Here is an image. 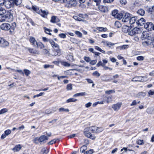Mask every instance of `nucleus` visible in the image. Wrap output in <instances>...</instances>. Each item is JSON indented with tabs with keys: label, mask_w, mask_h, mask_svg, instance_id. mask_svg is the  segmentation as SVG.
I'll use <instances>...</instances> for the list:
<instances>
[{
	"label": "nucleus",
	"mask_w": 154,
	"mask_h": 154,
	"mask_svg": "<svg viewBox=\"0 0 154 154\" xmlns=\"http://www.w3.org/2000/svg\"><path fill=\"white\" fill-rule=\"evenodd\" d=\"M13 17L11 11H7V12L3 14H0V21L3 22H11L12 21Z\"/></svg>",
	"instance_id": "nucleus-1"
},
{
	"label": "nucleus",
	"mask_w": 154,
	"mask_h": 154,
	"mask_svg": "<svg viewBox=\"0 0 154 154\" xmlns=\"http://www.w3.org/2000/svg\"><path fill=\"white\" fill-rule=\"evenodd\" d=\"M154 42V34L150 35V36L146 40L142 42V45L144 46H147L153 44Z\"/></svg>",
	"instance_id": "nucleus-2"
},
{
	"label": "nucleus",
	"mask_w": 154,
	"mask_h": 154,
	"mask_svg": "<svg viewBox=\"0 0 154 154\" xmlns=\"http://www.w3.org/2000/svg\"><path fill=\"white\" fill-rule=\"evenodd\" d=\"M86 130H89L93 133H98L102 131L103 130L102 128H98L95 126H91L86 128Z\"/></svg>",
	"instance_id": "nucleus-3"
},
{
	"label": "nucleus",
	"mask_w": 154,
	"mask_h": 154,
	"mask_svg": "<svg viewBox=\"0 0 154 154\" xmlns=\"http://www.w3.org/2000/svg\"><path fill=\"white\" fill-rule=\"evenodd\" d=\"M65 3L66 6L69 8L75 7L77 4L76 0H69Z\"/></svg>",
	"instance_id": "nucleus-4"
},
{
	"label": "nucleus",
	"mask_w": 154,
	"mask_h": 154,
	"mask_svg": "<svg viewBox=\"0 0 154 154\" xmlns=\"http://www.w3.org/2000/svg\"><path fill=\"white\" fill-rule=\"evenodd\" d=\"M58 47H54V50L53 51V53L51 54V55L53 56H59L61 55V53L60 52V50L59 48V46L58 45Z\"/></svg>",
	"instance_id": "nucleus-5"
},
{
	"label": "nucleus",
	"mask_w": 154,
	"mask_h": 154,
	"mask_svg": "<svg viewBox=\"0 0 154 154\" xmlns=\"http://www.w3.org/2000/svg\"><path fill=\"white\" fill-rule=\"evenodd\" d=\"M89 131H90L89 130H86V128L85 129L84 133L85 136L91 139H95L96 137L94 135L91 134V133Z\"/></svg>",
	"instance_id": "nucleus-6"
},
{
	"label": "nucleus",
	"mask_w": 154,
	"mask_h": 154,
	"mask_svg": "<svg viewBox=\"0 0 154 154\" xmlns=\"http://www.w3.org/2000/svg\"><path fill=\"white\" fill-rule=\"evenodd\" d=\"M8 42L2 38H0V47L5 48L9 45Z\"/></svg>",
	"instance_id": "nucleus-7"
},
{
	"label": "nucleus",
	"mask_w": 154,
	"mask_h": 154,
	"mask_svg": "<svg viewBox=\"0 0 154 154\" xmlns=\"http://www.w3.org/2000/svg\"><path fill=\"white\" fill-rule=\"evenodd\" d=\"M0 27L1 29L4 30H9L11 27L10 25L7 23H2Z\"/></svg>",
	"instance_id": "nucleus-8"
},
{
	"label": "nucleus",
	"mask_w": 154,
	"mask_h": 154,
	"mask_svg": "<svg viewBox=\"0 0 154 154\" xmlns=\"http://www.w3.org/2000/svg\"><path fill=\"white\" fill-rule=\"evenodd\" d=\"M4 5L6 8L9 9L13 7L14 4L9 1L5 0Z\"/></svg>",
	"instance_id": "nucleus-9"
},
{
	"label": "nucleus",
	"mask_w": 154,
	"mask_h": 154,
	"mask_svg": "<svg viewBox=\"0 0 154 154\" xmlns=\"http://www.w3.org/2000/svg\"><path fill=\"white\" fill-rule=\"evenodd\" d=\"M150 35H151L150 34L149 32H143L142 33L141 38L143 40L146 39L148 38L150 36Z\"/></svg>",
	"instance_id": "nucleus-10"
},
{
	"label": "nucleus",
	"mask_w": 154,
	"mask_h": 154,
	"mask_svg": "<svg viewBox=\"0 0 154 154\" xmlns=\"http://www.w3.org/2000/svg\"><path fill=\"white\" fill-rule=\"evenodd\" d=\"M145 22V20L143 18H141L137 20L135 23L138 26H142L144 24Z\"/></svg>",
	"instance_id": "nucleus-11"
},
{
	"label": "nucleus",
	"mask_w": 154,
	"mask_h": 154,
	"mask_svg": "<svg viewBox=\"0 0 154 154\" xmlns=\"http://www.w3.org/2000/svg\"><path fill=\"white\" fill-rule=\"evenodd\" d=\"M130 17V14L128 13H126L122 19V21L124 22H129Z\"/></svg>",
	"instance_id": "nucleus-12"
},
{
	"label": "nucleus",
	"mask_w": 154,
	"mask_h": 154,
	"mask_svg": "<svg viewBox=\"0 0 154 154\" xmlns=\"http://www.w3.org/2000/svg\"><path fill=\"white\" fill-rule=\"evenodd\" d=\"M122 104L120 103H117L116 104H113L112 106V108L115 111L119 110Z\"/></svg>",
	"instance_id": "nucleus-13"
},
{
	"label": "nucleus",
	"mask_w": 154,
	"mask_h": 154,
	"mask_svg": "<svg viewBox=\"0 0 154 154\" xmlns=\"http://www.w3.org/2000/svg\"><path fill=\"white\" fill-rule=\"evenodd\" d=\"M144 25V28L146 29L149 30L152 27V23L150 22H147L145 23Z\"/></svg>",
	"instance_id": "nucleus-14"
},
{
	"label": "nucleus",
	"mask_w": 154,
	"mask_h": 154,
	"mask_svg": "<svg viewBox=\"0 0 154 154\" xmlns=\"http://www.w3.org/2000/svg\"><path fill=\"white\" fill-rule=\"evenodd\" d=\"M29 40L31 44L33 45L34 47H36V45L37 44V42L34 38L30 37Z\"/></svg>",
	"instance_id": "nucleus-15"
},
{
	"label": "nucleus",
	"mask_w": 154,
	"mask_h": 154,
	"mask_svg": "<svg viewBox=\"0 0 154 154\" xmlns=\"http://www.w3.org/2000/svg\"><path fill=\"white\" fill-rule=\"evenodd\" d=\"M144 77L137 76L133 78L132 79V81L133 82H143L142 78Z\"/></svg>",
	"instance_id": "nucleus-16"
},
{
	"label": "nucleus",
	"mask_w": 154,
	"mask_h": 154,
	"mask_svg": "<svg viewBox=\"0 0 154 154\" xmlns=\"http://www.w3.org/2000/svg\"><path fill=\"white\" fill-rule=\"evenodd\" d=\"M30 53L33 54H40L39 51L38 50H36L34 49L29 48L28 49Z\"/></svg>",
	"instance_id": "nucleus-17"
},
{
	"label": "nucleus",
	"mask_w": 154,
	"mask_h": 154,
	"mask_svg": "<svg viewBox=\"0 0 154 154\" xmlns=\"http://www.w3.org/2000/svg\"><path fill=\"white\" fill-rule=\"evenodd\" d=\"M137 20V17H133L130 18L129 21V23L132 24L135 23L136 20Z\"/></svg>",
	"instance_id": "nucleus-18"
},
{
	"label": "nucleus",
	"mask_w": 154,
	"mask_h": 154,
	"mask_svg": "<svg viewBox=\"0 0 154 154\" xmlns=\"http://www.w3.org/2000/svg\"><path fill=\"white\" fill-rule=\"evenodd\" d=\"M21 148V146L19 144L16 145L15 147L12 150L14 152H17L19 151Z\"/></svg>",
	"instance_id": "nucleus-19"
},
{
	"label": "nucleus",
	"mask_w": 154,
	"mask_h": 154,
	"mask_svg": "<svg viewBox=\"0 0 154 154\" xmlns=\"http://www.w3.org/2000/svg\"><path fill=\"white\" fill-rule=\"evenodd\" d=\"M137 13L139 15L141 16H143L145 14V11L143 9L141 8L139 9Z\"/></svg>",
	"instance_id": "nucleus-20"
},
{
	"label": "nucleus",
	"mask_w": 154,
	"mask_h": 154,
	"mask_svg": "<svg viewBox=\"0 0 154 154\" xmlns=\"http://www.w3.org/2000/svg\"><path fill=\"white\" fill-rule=\"evenodd\" d=\"M36 46L38 48H39L41 49H43L45 48L44 45L42 42H40L37 43V44L36 45Z\"/></svg>",
	"instance_id": "nucleus-21"
},
{
	"label": "nucleus",
	"mask_w": 154,
	"mask_h": 154,
	"mask_svg": "<svg viewBox=\"0 0 154 154\" xmlns=\"http://www.w3.org/2000/svg\"><path fill=\"white\" fill-rule=\"evenodd\" d=\"M40 137V139L41 140V143L43 142H44L45 140H48V137L45 136V135H42Z\"/></svg>",
	"instance_id": "nucleus-22"
},
{
	"label": "nucleus",
	"mask_w": 154,
	"mask_h": 154,
	"mask_svg": "<svg viewBox=\"0 0 154 154\" xmlns=\"http://www.w3.org/2000/svg\"><path fill=\"white\" fill-rule=\"evenodd\" d=\"M86 95V94L85 92H81L75 94L73 95V97H76L79 96H85Z\"/></svg>",
	"instance_id": "nucleus-23"
},
{
	"label": "nucleus",
	"mask_w": 154,
	"mask_h": 154,
	"mask_svg": "<svg viewBox=\"0 0 154 154\" xmlns=\"http://www.w3.org/2000/svg\"><path fill=\"white\" fill-rule=\"evenodd\" d=\"M133 29L134 34L140 33L141 32L140 29L138 28H134Z\"/></svg>",
	"instance_id": "nucleus-24"
},
{
	"label": "nucleus",
	"mask_w": 154,
	"mask_h": 154,
	"mask_svg": "<svg viewBox=\"0 0 154 154\" xmlns=\"http://www.w3.org/2000/svg\"><path fill=\"white\" fill-rule=\"evenodd\" d=\"M40 14L42 17H45L48 14V12L46 11L41 10V11Z\"/></svg>",
	"instance_id": "nucleus-25"
},
{
	"label": "nucleus",
	"mask_w": 154,
	"mask_h": 154,
	"mask_svg": "<svg viewBox=\"0 0 154 154\" xmlns=\"http://www.w3.org/2000/svg\"><path fill=\"white\" fill-rule=\"evenodd\" d=\"M116 16L117 17L116 18L120 20L123 17V14L122 13L118 12Z\"/></svg>",
	"instance_id": "nucleus-26"
},
{
	"label": "nucleus",
	"mask_w": 154,
	"mask_h": 154,
	"mask_svg": "<svg viewBox=\"0 0 154 154\" xmlns=\"http://www.w3.org/2000/svg\"><path fill=\"white\" fill-rule=\"evenodd\" d=\"M49 42L53 48H54V47H58V44L56 43L53 41L50 40Z\"/></svg>",
	"instance_id": "nucleus-27"
},
{
	"label": "nucleus",
	"mask_w": 154,
	"mask_h": 154,
	"mask_svg": "<svg viewBox=\"0 0 154 154\" xmlns=\"http://www.w3.org/2000/svg\"><path fill=\"white\" fill-rule=\"evenodd\" d=\"M128 47L129 45H123L122 46L117 47V48H119L120 50H122L128 48Z\"/></svg>",
	"instance_id": "nucleus-28"
},
{
	"label": "nucleus",
	"mask_w": 154,
	"mask_h": 154,
	"mask_svg": "<svg viewBox=\"0 0 154 154\" xmlns=\"http://www.w3.org/2000/svg\"><path fill=\"white\" fill-rule=\"evenodd\" d=\"M128 29L129 27L126 26H123L122 29V32L124 33L128 32Z\"/></svg>",
	"instance_id": "nucleus-29"
},
{
	"label": "nucleus",
	"mask_w": 154,
	"mask_h": 154,
	"mask_svg": "<svg viewBox=\"0 0 154 154\" xmlns=\"http://www.w3.org/2000/svg\"><path fill=\"white\" fill-rule=\"evenodd\" d=\"M96 29L98 31L100 32H105L106 31L107 29L106 28H104L103 27H97Z\"/></svg>",
	"instance_id": "nucleus-30"
},
{
	"label": "nucleus",
	"mask_w": 154,
	"mask_h": 154,
	"mask_svg": "<svg viewBox=\"0 0 154 154\" xmlns=\"http://www.w3.org/2000/svg\"><path fill=\"white\" fill-rule=\"evenodd\" d=\"M44 29L45 30V32L46 33L50 35H51V33H50V32H51L52 31L50 29H48L45 27H44Z\"/></svg>",
	"instance_id": "nucleus-31"
},
{
	"label": "nucleus",
	"mask_w": 154,
	"mask_h": 154,
	"mask_svg": "<svg viewBox=\"0 0 154 154\" xmlns=\"http://www.w3.org/2000/svg\"><path fill=\"white\" fill-rule=\"evenodd\" d=\"M50 21L54 23L57 22V20L56 19V17L55 16L52 17Z\"/></svg>",
	"instance_id": "nucleus-32"
},
{
	"label": "nucleus",
	"mask_w": 154,
	"mask_h": 154,
	"mask_svg": "<svg viewBox=\"0 0 154 154\" xmlns=\"http://www.w3.org/2000/svg\"><path fill=\"white\" fill-rule=\"evenodd\" d=\"M77 100V99L74 98H70L68 99L66 101V103H70L72 102H75Z\"/></svg>",
	"instance_id": "nucleus-33"
},
{
	"label": "nucleus",
	"mask_w": 154,
	"mask_h": 154,
	"mask_svg": "<svg viewBox=\"0 0 154 154\" xmlns=\"http://www.w3.org/2000/svg\"><path fill=\"white\" fill-rule=\"evenodd\" d=\"M87 149V147L85 145H83L82 146L80 149V151L81 152H83L84 151L86 150Z\"/></svg>",
	"instance_id": "nucleus-34"
},
{
	"label": "nucleus",
	"mask_w": 154,
	"mask_h": 154,
	"mask_svg": "<svg viewBox=\"0 0 154 154\" xmlns=\"http://www.w3.org/2000/svg\"><path fill=\"white\" fill-rule=\"evenodd\" d=\"M8 111V109L6 108L3 109L0 111V115L2 114L5 113L7 112Z\"/></svg>",
	"instance_id": "nucleus-35"
},
{
	"label": "nucleus",
	"mask_w": 154,
	"mask_h": 154,
	"mask_svg": "<svg viewBox=\"0 0 154 154\" xmlns=\"http://www.w3.org/2000/svg\"><path fill=\"white\" fill-rule=\"evenodd\" d=\"M118 13V11L117 10H114L112 11V16H114V17L116 18V17H117L116 15Z\"/></svg>",
	"instance_id": "nucleus-36"
},
{
	"label": "nucleus",
	"mask_w": 154,
	"mask_h": 154,
	"mask_svg": "<svg viewBox=\"0 0 154 154\" xmlns=\"http://www.w3.org/2000/svg\"><path fill=\"white\" fill-rule=\"evenodd\" d=\"M22 0H14V3L17 5H20L22 2Z\"/></svg>",
	"instance_id": "nucleus-37"
},
{
	"label": "nucleus",
	"mask_w": 154,
	"mask_h": 154,
	"mask_svg": "<svg viewBox=\"0 0 154 154\" xmlns=\"http://www.w3.org/2000/svg\"><path fill=\"white\" fill-rule=\"evenodd\" d=\"M24 72L26 75L27 76H28L31 73V72L29 70L26 69L24 70Z\"/></svg>",
	"instance_id": "nucleus-38"
},
{
	"label": "nucleus",
	"mask_w": 154,
	"mask_h": 154,
	"mask_svg": "<svg viewBox=\"0 0 154 154\" xmlns=\"http://www.w3.org/2000/svg\"><path fill=\"white\" fill-rule=\"evenodd\" d=\"M59 111L60 112H68L69 111V110L68 109H64L63 108L61 107L59 109Z\"/></svg>",
	"instance_id": "nucleus-39"
},
{
	"label": "nucleus",
	"mask_w": 154,
	"mask_h": 154,
	"mask_svg": "<svg viewBox=\"0 0 154 154\" xmlns=\"http://www.w3.org/2000/svg\"><path fill=\"white\" fill-rule=\"evenodd\" d=\"M99 9L102 12H105V7L104 6L101 5L99 6Z\"/></svg>",
	"instance_id": "nucleus-40"
},
{
	"label": "nucleus",
	"mask_w": 154,
	"mask_h": 154,
	"mask_svg": "<svg viewBox=\"0 0 154 154\" xmlns=\"http://www.w3.org/2000/svg\"><path fill=\"white\" fill-rule=\"evenodd\" d=\"M146 95L145 93L143 92H139L137 95L138 97H140L141 96L145 97Z\"/></svg>",
	"instance_id": "nucleus-41"
},
{
	"label": "nucleus",
	"mask_w": 154,
	"mask_h": 154,
	"mask_svg": "<svg viewBox=\"0 0 154 154\" xmlns=\"http://www.w3.org/2000/svg\"><path fill=\"white\" fill-rule=\"evenodd\" d=\"M95 48L96 49L102 53H105V51H104L102 50L100 47L97 46H95Z\"/></svg>",
	"instance_id": "nucleus-42"
},
{
	"label": "nucleus",
	"mask_w": 154,
	"mask_h": 154,
	"mask_svg": "<svg viewBox=\"0 0 154 154\" xmlns=\"http://www.w3.org/2000/svg\"><path fill=\"white\" fill-rule=\"evenodd\" d=\"M57 139H54L51 141H50L48 143V144L52 145L54 143H55L56 142L57 140Z\"/></svg>",
	"instance_id": "nucleus-43"
},
{
	"label": "nucleus",
	"mask_w": 154,
	"mask_h": 154,
	"mask_svg": "<svg viewBox=\"0 0 154 154\" xmlns=\"http://www.w3.org/2000/svg\"><path fill=\"white\" fill-rule=\"evenodd\" d=\"M67 58L70 61H73L74 60L72 56L71 55H69L67 56Z\"/></svg>",
	"instance_id": "nucleus-44"
},
{
	"label": "nucleus",
	"mask_w": 154,
	"mask_h": 154,
	"mask_svg": "<svg viewBox=\"0 0 154 154\" xmlns=\"http://www.w3.org/2000/svg\"><path fill=\"white\" fill-rule=\"evenodd\" d=\"M7 12L5 9L3 8L0 7V14H3L4 13H5Z\"/></svg>",
	"instance_id": "nucleus-45"
},
{
	"label": "nucleus",
	"mask_w": 154,
	"mask_h": 154,
	"mask_svg": "<svg viewBox=\"0 0 154 154\" xmlns=\"http://www.w3.org/2000/svg\"><path fill=\"white\" fill-rule=\"evenodd\" d=\"M136 143L139 145H143L144 144L143 140H139L137 141Z\"/></svg>",
	"instance_id": "nucleus-46"
},
{
	"label": "nucleus",
	"mask_w": 154,
	"mask_h": 154,
	"mask_svg": "<svg viewBox=\"0 0 154 154\" xmlns=\"http://www.w3.org/2000/svg\"><path fill=\"white\" fill-rule=\"evenodd\" d=\"M137 59L139 61H142L144 59V57L142 56H140L137 57Z\"/></svg>",
	"instance_id": "nucleus-47"
},
{
	"label": "nucleus",
	"mask_w": 154,
	"mask_h": 154,
	"mask_svg": "<svg viewBox=\"0 0 154 154\" xmlns=\"http://www.w3.org/2000/svg\"><path fill=\"white\" fill-rule=\"evenodd\" d=\"M93 75L97 77H99L100 74L97 71H95L93 73Z\"/></svg>",
	"instance_id": "nucleus-48"
},
{
	"label": "nucleus",
	"mask_w": 154,
	"mask_h": 154,
	"mask_svg": "<svg viewBox=\"0 0 154 154\" xmlns=\"http://www.w3.org/2000/svg\"><path fill=\"white\" fill-rule=\"evenodd\" d=\"M115 26L117 28H119L121 26L120 23L117 21H116L115 23Z\"/></svg>",
	"instance_id": "nucleus-49"
},
{
	"label": "nucleus",
	"mask_w": 154,
	"mask_h": 154,
	"mask_svg": "<svg viewBox=\"0 0 154 154\" xmlns=\"http://www.w3.org/2000/svg\"><path fill=\"white\" fill-rule=\"evenodd\" d=\"M75 33L79 37H82V33L79 31H75Z\"/></svg>",
	"instance_id": "nucleus-50"
},
{
	"label": "nucleus",
	"mask_w": 154,
	"mask_h": 154,
	"mask_svg": "<svg viewBox=\"0 0 154 154\" xmlns=\"http://www.w3.org/2000/svg\"><path fill=\"white\" fill-rule=\"evenodd\" d=\"M72 85L71 84H68L66 86V89L67 90H71L72 89Z\"/></svg>",
	"instance_id": "nucleus-51"
},
{
	"label": "nucleus",
	"mask_w": 154,
	"mask_h": 154,
	"mask_svg": "<svg viewBox=\"0 0 154 154\" xmlns=\"http://www.w3.org/2000/svg\"><path fill=\"white\" fill-rule=\"evenodd\" d=\"M93 153V150L92 149H90L88 151H86L85 154H92Z\"/></svg>",
	"instance_id": "nucleus-52"
},
{
	"label": "nucleus",
	"mask_w": 154,
	"mask_h": 154,
	"mask_svg": "<svg viewBox=\"0 0 154 154\" xmlns=\"http://www.w3.org/2000/svg\"><path fill=\"white\" fill-rule=\"evenodd\" d=\"M104 65V64L101 61H100L97 64V67H99L101 66L103 67Z\"/></svg>",
	"instance_id": "nucleus-53"
},
{
	"label": "nucleus",
	"mask_w": 154,
	"mask_h": 154,
	"mask_svg": "<svg viewBox=\"0 0 154 154\" xmlns=\"http://www.w3.org/2000/svg\"><path fill=\"white\" fill-rule=\"evenodd\" d=\"M11 130L9 129L6 130L5 131V133L6 134L7 136L11 134Z\"/></svg>",
	"instance_id": "nucleus-54"
},
{
	"label": "nucleus",
	"mask_w": 154,
	"mask_h": 154,
	"mask_svg": "<svg viewBox=\"0 0 154 154\" xmlns=\"http://www.w3.org/2000/svg\"><path fill=\"white\" fill-rule=\"evenodd\" d=\"M112 92H113V93L115 92L114 90H109V91H105V93L106 94H109L110 93H112Z\"/></svg>",
	"instance_id": "nucleus-55"
},
{
	"label": "nucleus",
	"mask_w": 154,
	"mask_h": 154,
	"mask_svg": "<svg viewBox=\"0 0 154 154\" xmlns=\"http://www.w3.org/2000/svg\"><path fill=\"white\" fill-rule=\"evenodd\" d=\"M73 18L75 20L78 21H81L82 20V19L77 16H74Z\"/></svg>",
	"instance_id": "nucleus-56"
},
{
	"label": "nucleus",
	"mask_w": 154,
	"mask_h": 154,
	"mask_svg": "<svg viewBox=\"0 0 154 154\" xmlns=\"http://www.w3.org/2000/svg\"><path fill=\"white\" fill-rule=\"evenodd\" d=\"M114 0H103L104 3H111L113 2Z\"/></svg>",
	"instance_id": "nucleus-57"
},
{
	"label": "nucleus",
	"mask_w": 154,
	"mask_h": 154,
	"mask_svg": "<svg viewBox=\"0 0 154 154\" xmlns=\"http://www.w3.org/2000/svg\"><path fill=\"white\" fill-rule=\"evenodd\" d=\"M44 67L46 69L48 68H53V66L51 65H44Z\"/></svg>",
	"instance_id": "nucleus-58"
},
{
	"label": "nucleus",
	"mask_w": 154,
	"mask_h": 154,
	"mask_svg": "<svg viewBox=\"0 0 154 154\" xmlns=\"http://www.w3.org/2000/svg\"><path fill=\"white\" fill-rule=\"evenodd\" d=\"M42 151L44 153L47 154L48 151V150L47 149L45 148H43L42 149Z\"/></svg>",
	"instance_id": "nucleus-59"
},
{
	"label": "nucleus",
	"mask_w": 154,
	"mask_h": 154,
	"mask_svg": "<svg viewBox=\"0 0 154 154\" xmlns=\"http://www.w3.org/2000/svg\"><path fill=\"white\" fill-rule=\"evenodd\" d=\"M120 3L122 5H125L127 3L126 0H120Z\"/></svg>",
	"instance_id": "nucleus-60"
},
{
	"label": "nucleus",
	"mask_w": 154,
	"mask_h": 154,
	"mask_svg": "<svg viewBox=\"0 0 154 154\" xmlns=\"http://www.w3.org/2000/svg\"><path fill=\"white\" fill-rule=\"evenodd\" d=\"M115 44L112 43L111 42H108V43L107 44V46H109V47H111V46H112Z\"/></svg>",
	"instance_id": "nucleus-61"
},
{
	"label": "nucleus",
	"mask_w": 154,
	"mask_h": 154,
	"mask_svg": "<svg viewBox=\"0 0 154 154\" xmlns=\"http://www.w3.org/2000/svg\"><path fill=\"white\" fill-rule=\"evenodd\" d=\"M148 94L149 96L150 95H152L154 94V91H152V90H149L148 92Z\"/></svg>",
	"instance_id": "nucleus-62"
},
{
	"label": "nucleus",
	"mask_w": 154,
	"mask_h": 154,
	"mask_svg": "<svg viewBox=\"0 0 154 154\" xmlns=\"http://www.w3.org/2000/svg\"><path fill=\"white\" fill-rule=\"evenodd\" d=\"M128 34L129 35H134V31H133V29L131 30L128 32Z\"/></svg>",
	"instance_id": "nucleus-63"
},
{
	"label": "nucleus",
	"mask_w": 154,
	"mask_h": 154,
	"mask_svg": "<svg viewBox=\"0 0 154 154\" xmlns=\"http://www.w3.org/2000/svg\"><path fill=\"white\" fill-rule=\"evenodd\" d=\"M84 60H85V61L88 62H89L91 60L89 57H84Z\"/></svg>",
	"instance_id": "nucleus-64"
}]
</instances>
